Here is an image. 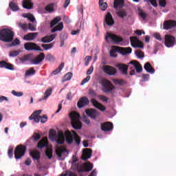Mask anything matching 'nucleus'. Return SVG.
Segmentation results:
<instances>
[{
  "instance_id": "nucleus-13",
  "label": "nucleus",
  "mask_w": 176,
  "mask_h": 176,
  "mask_svg": "<svg viewBox=\"0 0 176 176\" xmlns=\"http://www.w3.org/2000/svg\"><path fill=\"white\" fill-rule=\"evenodd\" d=\"M131 46L135 48H144V44L142 43V42L140 41L138 37L135 36L131 37Z\"/></svg>"
},
{
  "instance_id": "nucleus-29",
  "label": "nucleus",
  "mask_w": 176,
  "mask_h": 176,
  "mask_svg": "<svg viewBox=\"0 0 176 176\" xmlns=\"http://www.w3.org/2000/svg\"><path fill=\"white\" fill-rule=\"evenodd\" d=\"M54 35L46 36L40 38V42L43 43H50L54 39Z\"/></svg>"
},
{
  "instance_id": "nucleus-34",
  "label": "nucleus",
  "mask_w": 176,
  "mask_h": 176,
  "mask_svg": "<svg viewBox=\"0 0 176 176\" xmlns=\"http://www.w3.org/2000/svg\"><path fill=\"white\" fill-rule=\"evenodd\" d=\"M98 6H100V10L102 11H105L107 9V3L104 2V0H99Z\"/></svg>"
},
{
  "instance_id": "nucleus-7",
  "label": "nucleus",
  "mask_w": 176,
  "mask_h": 176,
  "mask_svg": "<svg viewBox=\"0 0 176 176\" xmlns=\"http://www.w3.org/2000/svg\"><path fill=\"white\" fill-rule=\"evenodd\" d=\"M26 152V146L23 145H18L14 150V158L19 160L25 155Z\"/></svg>"
},
{
  "instance_id": "nucleus-36",
  "label": "nucleus",
  "mask_w": 176,
  "mask_h": 176,
  "mask_svg": "<svg viewBox=\"0 0 176 176\" xmlns=\"http://www.w3.org/2000/svg\"><path fill=\"white\" fill-rule=\"evenodd\" d=\"M65 66V63H60V66L56 69V70L52 72V75H57L61 72V70H63V67Z\"/></svg>"
},
{
  "instance_id": "nucleus-26",
  "label": "nucleus",
  "mask_w": 176,
  "mask_h": 176,
  "mask_svg": "<svg viewBox=\"0 0 176 176\" xmlns=\"http://www.w3.org/2000/svg\"><path fill=\"white\" fill-rule=\"evenodd\" d=\"M0 68H5L9 70H14V69L13 68V65L11 63H8L5 60H1L0 61Z\"/></svg>"
},
{
  "instance_id": "nucleus-21",
  "label": "nucleus",
  "mask_w": 176,
  "mask_h": 176,
  "mask_svg": "<svg viewBox=\"0 0 176 176\" xmlns=\"http://www.w3.org/2000/svg\"><path fill=\"white\" fill-rule=\"evenodd\" d=\"M91 102H92V104H94V107H96V109L101 111V112H104L106 110L105 106L103 104L99 103L96 99L91 100Z\"/></svg>"
},
{
  "instance_id": "nucleus-60",
  "label": "nucleus",
  "mask_w": 176,
  "mask_h": 176,
  "mask_svg": "<svg viewBox=\"0 0 176 176\" xmlns=\"http://www.w3.org/2000/svg\"><path fill=\"white\" fill-rule=\"evenodd\" d=\"M98 98L104 102H107V101L109 100V98H106L105 96H102V95L98 96Z\"/></svg>"
},
{
  "instance_id": "nucleus-22",
  "label": "nucleus",
  "mask_w": 176,
  "mask_h": 176,
  "mask_svg": "<svg viewBox=\"0 0 176 176\" xmlns=\"http://www.w3.org/2000/svg\"><path fill=\"white\" fill-rule=\"evenodd\" d=\"M38 34V32H31V33H29V34L23 36V40L28 41H33V40H34L36 38Z\"/></svg>"
},
{
  "instance_id": "nucleus-46",
  "label": "nucleus",
  "mask_w": 176,
  "mask_h": 176,
  "mask_svg": "<svg viewBox=\"0 0 176 176\" xmlns=\"http://www.w3.org/2000/svg\"><path fill=\"white\" fill-rule=\"evenodd\" d=\"M21 53V50H14L9 52V57H16Z\"/></svg>"
},
{
  "instance_id": "nucleus-63",
  "label": "nucleus",
  "mask_w": 176,
  "mask_h": 176,
  "mask_svg": "<svg viewBox=\"0 0 176 176\" xmlns=\"http://www.w3.org/2000/svg\"><path fill=\"white\" fill-rule=\"evenodd\" d=\"M8 156L10 158H12V157H13V148H9V150H8Z\"/></svg>"
},
{
  "instance_id": "nucleus-56",
  "label": "nucleus",
  "mask_w": 176,
  "mask_h": 176,
  "mask_svg": "<svg viewBox=\"0 0 176 176\" xmlns=\"http://www.w3.org/2000/svg\"><path fill=\"white\" fill-rule=\"evenodd\" d=\"M45 155L47 157H48V159H50V160L52 159V150H51V148H48V149H47V151H45Z\"/></svg>"
},
{
  "instance_id": "nucleus-10",
  "label": "nucleus",
  "mask_w": 176,
  "mask_h": 176,
  "mask_svg": "<svg viewBox=\"0 0 176 176\" xmlns=\"http://www.w3.org/2000/svg\"><path fill=\"white\" fill-rule=\"evenodd\" d=\"M175 38L171 34L164 36V45L168 48L175 45Z\"/></svg>"
},
{
  "instance_id": "nucleus-31",
  "label": "nucleus",
  "mask_w": 176,
  "mask_h": 176,
  "mask_svg": "<svg viewBox=\"0 0 176 176\" xmlns=\"http://www.w3.org/2000/svg\"><path fill=\"white\" fill-rule=\"evenodd\" d=\"M22 6L24 9L31 10L32 9L33 4L30 0H23V2L22 3Z\"/></svg>"
},
{
  "instance_id": "nucleus-30",
  "label": "nucleus",
  "mask_w": 176,
  "mask_h": 176,
  "mask_svg": "<svg viewBox=\"0 0 176 176\" xmlns=\"http://www.w3.org/2000/svg\"><path fill=\"white\" fill-rule=\"evenodd\" d=\"M144 69L146 71L148 74H154L155 72V69L151 66V65L149 63H145L144 65Z\"/></svg>"
},
{
  "instance_id": "nucleus-42",
  "label": "nucleus",
  "mask_w": 176,
  "mask_h": 176,
  "mask_svg": "<svg viewBox=\"0 0 176 176\" xmlns=\"http://www.w3.org/2000/svg\"><path fill=\"white\" fill-rule=\"evenodd\" d=\"M53 46V43H51L50 44H41V47H43V49H44L45 51L51 50Z\"/></svg>"
},
{
  "instance_id": "nucleus-49",
  "label": "nucleus",
  "mask_w": 176,
  "mask_h": 176,
  "mask_svg": "<svg viewBox=\"0 0 176 176\" xmlns=\"http://www.w3.org/2000/svg\"><path fill=\"white\" fill-rule=\"evenodd\" d=\"M19 44H20V42H19V38H16V39H14V41H12V43H10L8 45V47H13V46L19 45Z\"/></svg>"
},
{
  "instance_id": "nucleus-57",
  "label": "nucleus",
  "mask_w": 176,
  "mask_h": 176,
  "mask_svg": "<svg viewBox=\"0 0 176 176\" xmlns=\"http://www.w3.org/2000/svg\"><path fill=\"white\" fill-rule=\"evenodd\" d=\"M45 59L48 61H53L54 60V56H53L51 54H48L47 56H45Z\"/></svg>"
},
{
  "instance_id": "nucleus-2",
  "label": "nucleus",
  "mask_w": 176,
  "mask_h": 176,
  "mask_svg": "<svg viewBox=\"0 0 176 176\" xmlns=\"http://www.w3.org/2000/svg\"><path fill=\"white\" fill-rule=\"evenodd\" d=\"M69 117L72 120V127L75 130H82L83 124L80 122V116L76 111H73L69 114Z\"/></svg>"
},
{
  "instance_id": "nucleus-8",
  "label": "nucleus",
  "mask_w": 176,
  "mask_h": 176,
  "mask_svg": "<svg viewBox=\"0 0 176 176\" xmlns=\"http://www.w3.org/2000/svg\"><path fill=\"white\" fill-rule=\"evenodd\" d=\"M48 119V117L47 116L44 115L43 116H37L36 114H31L29 117L30 120H34V122L38 123V122H41V123H45L47 122V120Z\"/></svg>"
},
{
  "instance_id": "nucleus-41",
  "label": "nucleus",
  "mask_w": 176,
  "mask_h": 176,
  "mask_svg": "<svg viewBox=\"0 0 176 176\" xmlns=\"http://www.w3.org/2000/svg\"><path fill=\"white\" fill-rule=\"evenodd\" d=\"M116 14L118 16L124 19V17L127 16V12H126L125 10H120V11L118 12Z\"/></svg>"
},
{
  "instance_id": "nucleus-20",
  "label": "nucleus",
  "mask_w": 176,
  "mask_h": 176,
  "mask_svg": "<svg viewBox=\"0 0 176 176\" xmlns=\"http://www.w3.org/2000/svg\"><path fill=\"white\" fill-rule=\"evenodd\" d=\"M43 60H44V54L40 53L38 56L31 59L29 61L31 62V64L32 65H39V63H41Z\"/></svg>"
},
{
  "instance_id": "nucleus-51",
  "label": "nucleus",
  "mask_w": 176,
  "mask_h": 176,
  "mask_svg": "<svg viewBox=\"0 0 176 176\" xmlns=\"http://www.w3.org/2000/svg\"><path fill=\"white\" fill-rule=\"evenodd\" d=\"M138 15L142 18L144 20H145V19H146V16H148V14L145 12H144V11H142V10H140L138 11Z\"/></svg>"
},
{
  "instance_id": "nucleus-38",
  "label": "nucleus",
  "mask_w": 176,
  "mask_h": 176,
  "mask_svg": "<svg viewBox=\"0 0 176 176\" xmlns=\"http://www.w3.org/2000/svg\"><path fill=\"white\" fill-rule=\"evenodd\" d=\"M9 8H10V10L13 12H16L19 10V6L17 4L14 3V2L9 3Z\"/></svg>"
},
{
  "instance_id": "nucleus-54",
  "label": "nucleus",
  "mask_w": 176,
  "mask_h": 176,
  "mask_svg": "<svg viewBox=\"0 0 176 176\" xmlns=\"http://www.w3.org/2000/svg\"><path fill=\"white\" fill-rule=\"evenodd\" d=\"M73 142L75 143L76 145L80 144V137L79 136H75L74 137Z\"/></svg>"
},
{
  "instance_id": "nucleus-33",
  "label": "nucleus",
  "mask_w": 176,
  "mask_h": 176,
  "mask_svg": "<svg viewBox=\"0 0 176 176\" xmlns=\"http://www.w3.org/2000/svg\"><path fill=\"white\" fill-rule=\"evenodd\" d=\"M52 94V88L50 87L47 90H45V92H44V96H43V98L39 99V102H41L42 100H47L48 97H50Z\"/></svg>"
},
{
  "instance_id": "nucleus-9",
  "label": "nucleus",
  "mask_w": 176,
  "mask_h": 176,
  "mask_svg": "<svg viewBox=\"0 0 176 176\" xmlns=\"http://www.w3.org/2000/svg\"><path fill=\"white\" fill-rule=\"evenodd\" d=\"M23 47H25V50L30 52V51H39V52H43V50L41 49V47H39V46H38V45H36L34 43H26L23 45Z\"/></svg>"
},
{
  "instance_id": "nucleus-53",
  "label": "nucleus",
  "mask_w": 176,
  "mask_h": 176,
  "mask_svg": "<svg viewBox=\"0 0 176 176\" xmlns=\"http://www.w3.org/2000/svg\"><path fill=\"white\" fill-rule=\"evenodd\" d=\"M32 139H34V141H38L41 139V135L38 133H34L31 137Z\"/></svg>"
},
{
  "instance_id": "nucleus-11",
  "label": "nucleus",
  "mask_w": 176,
  "mask_h": 176,
  "mask_svg": "<svg viewBox=\"0 0 176 176\" xmlns=\"http://www.w3.org/2000/svg\"><path fill=\"white\" fill-rule=\"evenodd\" d=\"M104 38L106 39V41H107V39H111V41L116 43V44H119L122 41H123V38L122 37H120L118 36H116V34H113L109 32L106 33Z\"/></svg>"
},
{
  "instance_id": "nucleus-55",
  "label": "nucleus",
  "mask_w": 176,
  "mask_h": 176,
  "mask_svg": "<svg viewBox=\"0 0 176 176\" xmlns=\"http://www.w3.org/2000/svg\"><path fill=\"white\" fill-rule=\"evenodd\" d=\"M12 94H13V96H16V97H21L22 96H23V93L22 92H17L14 90L12 91Z\"/></svg>"
},
{
  "instance_id": "nucleus-1",
  "label": "nucleus",
  "mask_w": 176,
  "mask_h": 176,
  "mask_svg": "<svg viewBox=\"0 0 176 176\" xmlns=\"http://www.w3.org/2000/svg\"><path fill=\"white\" fill-rule=\"evenodd\" d=\"M77 161L78 158L73 157L74 168H75V170L79 173H88L91 171L94 168V164H92L91 162H87L84 164L82 162L75 163Z\"/></svg>"
},
{
  "instance_id": "nucleus-4",
  "label": "nucleus",
  "mask_w": 176,
  "mask_h": 176,
  "mask_svg": "<svg viewBox=\"0 0 176 176\" xmlns=\"http://www.w3.org/2000/svg\"><path fill=\"white\" fill-rule=\"evenodd\" d=\"M116 52L120 53L123 55L129 54L132 52V49L131 47H120L113 46L111 50H110V57L116 58Z\"/></svg>"
},
{
  "instance_id": "nucleus-44",
  "label": "nucleus",
  "mask_w": 176,
  "mask_h": 176,
  "mask_svg": "<svg viewBox=\"0 0 176 176\" xmlns=\"http://www.w3.org/2000/svg\"><path fill=\"white\" fill-rule=\"evenodd\" d=\"M60 21H61V16H56V18H54V19L52 20L51 26L53 27L54 25H55L56 24L59 23Z\"/></svg>"
},
{
  "instance_id": "nucleus-6",
  "label": "nucleus",
  "mask_w": 176,
  "mask_h": 176,
  "mask_svg": "<svg viewBox=\"0 0 176 176\" xmlns=\"http://www.w3.org/2000/svg\"><path fill=\"white\" fill-rule=\"evenodd\" d=\"M101 85L104 87L102 91L104 94H110L113 90L116 89V87L108 80H102Z\"/></svg>"
},
{
  "instance_id": "nucleus-17",
  "label": "nucleus",
  "mask_w": 176,
  "mask_h": 176,
  "mask_svg": "<svg viewBox=\"0 0 176 176\" xmlns=\"http://www.w3.org/2000/svg\"><path fill=\"white\" fill-rule=\"evenodd\" d=\"M176 27V21L173 20L166 21L163 23V29L170 30Z\"/></svg>"
},
{
  "instance_id": "nucleus-43",
  "label": "nucleus",
  "mask_w": 176,
  "mask_h": 176,
  "mask_svg": "<svg viewBox=\"0 0 176 176\" xmlns=\"http://www.w3.org/2000/svg\"><path fill=\"white\" fill-rule=\"evenodd\" d=\"M58 137V135H57L53 129H51L50 131V140H53Z\"/></svg>"
},
{
  "instance_id": "nucleus-50",
  "label": "nucleus",
  "mask_w": 176,
  "mask_h": 176,
  "mask_svg": "<svg viewBox=\"0 0 176 176\" xmlns=\"http://www.w3.org/2000/svg\"><path fill=\"white\" fill-rule=\"evenodd\" d=\"M28 26L29 25L25 23H18V27L21 28L23 31H27Z\"/></svg>"
},
{
  "instance_id": "nucleus-58",
  "label": "nucleus",
  "mask_w": 176,
  "mask_h": 176,
  "mask_svg": "<svg viewBox=\"0 0 176 176\" xmlns=\"http://www.w3.org/2000/svg\"><path fill=\"white\" fill-rule=\"evenodd\" d=\"M91 79V76H88L87 78L82 79V82H80V85L83 86L85 83H87Z\"/></svg>"
},
{
  "instance_id": "nucleus-24",
  "label": "nucleus",
  "mask_w": 176,
  "mask_h": 176,
  "mask_svg": "<svg viewBox=\"0 0 176 176\" xmlns=\"http://www.w3.org/2000/svg\"><path fill=\"white\" fill-rule=\"evenodd\" d=\"M30 156L32 157L33 160L39 161L41 160V152L38 151H30Z\"/></svg>"
},
{
  "instance_id": "nucleus-61",
  "label": "nucleus",
  "mask_w": 176,
  "mask_h": 176,
  "mask_svg": "<svg viewBox=\"0 0 176 176\" xmlns=\"http://www.w3.org/2000/svg\"><path fill=\"white\" fill-rule=\"evenodd\" d=\"M28 29L30 30V31H36V28H35V26H34V25H32V23H29V26L28 27Z\"/></svg>"
},
{
  "instance_id": "nucleus-23",
  "label": "nucleus",
  "mask_w": 176,
  "mask_h": 176,
  "mask_svg": "<svg viewBox=\"0 0 176 176\" xmlns=\"http://www.w3.org/2000/svg\"><path fill=\"white\" fill-rule=\"evenodd\" d=\"M66 152H67V151L63 146L57 147V148H56V155L60 158L65 155Z\"/></svg>"
},
{
  "instance_id": "nucleus-52",
  "label": "nucleus",
  "mask_w": 176,
  "mask_h": 176,
  "mask_svg": "<svg viewBox=\"0 0 176 176\" xmlns=\"http://www.w3.org/2000/svg\"><path fill=\"white\" fill-rule=\"evenodd\" d=\"M135 54L138 56V58L142 59L144 58V52L142 51L138 50L135 52Z\"/></svg>"
},
{
  "instance_id": "nucleus-37",
  "label": "nucleus",
  "mask_w": 176,
  "mask_h": 176,
  "mask_svg": "<svg viewBox=\"0 0 176 176\" xmlns=\"http://www.w3.org/2000/svg\"><path fill=\"white\" fill-rule=\"evenodd\" d=\"M63 22H60V23H58V25H57L56 27H54V28H53V30H52V33H54L57 31H61L63 30Z\"/></svg>"
},
{
  "instance_id": "nucleus-18",
  "label": "nucleus",
  "mask_w": 176,
  "mask_h": 176,
  "mask_svg": "<svg viewBox=\"0 0 176 176\" xmlns=\"http://www.w3.org/2000/svg\"><path fill=\"white\" fill-rule=\"evenodd\" d=\"M88 104H89V100H88V98H87L86 96H84L82 98H80V99H79V101H78L77 106H78V108L82 109L85 106L88 105Z\"/></svg>"
},
{
  "instance_id": "nucleus-64",
  "label": "nucleus",
  "mask_w": 176,
  "mask_h": 176,
  "mask_svg": "<svg viewBox=\"0 0 176 176\" xmlns=\"http://www.w3.org/2000/svg\"><path fill=\"white\" fill-rule=\"evenodd\" d=\"M166 4V0H160V7H165Z\"/></svg>"
},
{
  "instance_id": "nucleus-27",
  "label": "nucleus",
  "mask_w": 176,
  "mask_h": 176,
  "mask_svg": "<svg viewBox=\"0 0 176 176\" xmlns=\"http://www.w3.org/2000/svg\"><path fill=\"white\" fill-rule=\"evenodd\" d=\"M48 146V140L46 138H43L38 143V148L42 149Z\"/></svg>"
},
{
  "instance_id": "nucleus-14",
  "label": "nucleus",
  "mask_w": 176,
  "mask_h": 176,
  "mask_svg": "<svg viewBox=\"0 0 176 176\" xmlns=\"http://www.w3.org/2000/svg\"><path fill=\"white\" fill-rule=\"evenodd\" d=\"M85 114H87L88 117L96 120V118H98L100 116V112L95 109H87V110H85Z\"/></svg>"
},
{
  "instance_id": "nucleus-48",
  "label": "nucleus",
  "mask_w": 176,
  "mask_h": 176,
  "mask_svg": "<svg viewBox=\"0 0 176 176\" xmlns=\"http://www.w3.org/2000/svg\"><path fill=\"white\" fill-rule=\"evenodd\" d=\"M72 73L69 72V73L65 74V76H63V80L65 81H69V80H72Z\"/></svg>"
},
{
  "instance_id": "nucleus-3",
  "label": "nucleus",
  "mask_w": 176,
  "mask_h": 176,
  "mask_svg": "<svg viewBox=\"0 0 176 176\" xmlns=\"http://www.w3.org/2000/svg\"><path fill=\"white\" fill-rule=\"evenodd\" d=\"M14 34L12 30L8 28L0 30V41L6 43H11Z\"/></svg>"
},
{
  "instance_id": "nucleus-39",
  "label": "nucleus",
  "mask_w": 176,
  "mask_h": 176,
  "mask_svg": "<svg viewBox=\"0 0 176 176\" xmlns=\"http://www.w3.org/2000/svg\"><path fill=\"white\" fill-rule=\"evenodd\" d=\"M124 0H114V9L123 6Z\"/></svg>"
},
{
  "instance_id": "nucleus-12",
  "label": "nucleus",
  "mask_w": 176,
  "mask_h": 176,
  "mask_svg": "<svg viewBox=\"0 0 176 176\" xmlns=\"http://www.w3.org/2000/svg\"><path fill=\"white\" fill-rule=\"evenodd\" d=\"M102 71L106 75L109 76H116V67L110 65H104L102 67Z\"/></svg>"
},
{
  "instance_id": "nucleus-15",
  "label": "nucleus",
  "mask_w": 176,
  "mask_h": 176,
  "mask_svg": "<svg viewBox=\"0 0 176 176\" xmlns=\"http://www.w3.org/2000/svg\"><path fill=\"white\" fill-rule=\"evenodd\" d=\"M114 19L110 12H107L104 16V26L107 25L111 27L114 25Z\"/></svg>"
},
{
  "instance_id": "nucleus-5",
  "label": "nucleus",
  "mask_w": 176,
  "mask_h": 176,
  "mask_svg": "<svg viewBox=\"0 0 176 176\" xmlns=\"http://www.w3.org/2000/svg\"><path fill=\"white\" fill-rule=\"evenodd\" d=\"M128 65H129V69L131 70V72H129L130 76L135 75V70H136L138 73L142 72V66H141L138 60H132L128 63Z\"/></svg>"
},
{
  "instance_id": "nucleus-40",
  "label": "nucleus",
  "mask_w": 176,
  "mask_h": 176,
  "mask_svg": "<svg viewBox=\"0 0 176 176\" xmlns=\"http://www.w3.org/2000/svg\"><path fill=\"white\" fill-rule=\"evenodd\" d=\"M31 59V54H26L23 56H22V58H19V61L22 62V63H25V62H28L30 61Z\"/></svg>"
},
{
  "instance_id": "nucleus-45",
  "label": "nucleus",
  "mask_w": 176,
  "mask_h": 176,
  "mask_svg": "<svg viewBox=\"0 0 176 176\" xmlns=\"http://www.w3.org/2000/svg\"><path fill=\"white\" fill-rule=\"evenodd\" d=\"M54 3H50L48 4V6H45V11L53 12L54 11Z\"/></svg>"
},
{
  "instance_id": "nucleus-32",
  "label": "nucleus",
  "mask_w": 176,
  "mask_h": 176,
  "mask_svg": "<svg viewBox=\"0 0 176 176\" xmlns=\"http://www.w3.org/2000/svg\"><path fill=\"white\" fill-rule=\"evenodd\" d=\"M56 140L57 144H63L65 142V138H63V131L58 132V136Z\"/></svg>"
},
{
  "instance_id": "nucleus-59",
  "label": "nucleus",
  "mask_w": 176,
  "mask_h": 176,
  "mask_svg": "<svg viewBox=\"0 0 176 176\" xmlns=\"http://www.w3.org/2000/svg\"><path fill=\"white\" fill-rule=\"evenodd\" d=\"M153 36L155 38V39L160 41H162V37L160 36V34H159L158 32L154 33V34H153Z\"/></svg>"
},
{
  "instance_id": "nucleus-35",
  "label": "nucleus",
  "mask_w": 176,
  "mask_h": 176,
  "mask_svg": "<svg viewBox=\"0 0 176 176\" xmlns=\"http://www.w3.org/2000/svg\"><path fill=\"white\" fill-rule=\"evenodd\" d=\"M113 82L116 84V85H120V86H124L127 85V82L125 80H118V79H114L113 80Z\"/></svg>"
},
{
  "instance_id": "nucleus-28",
  "label": "nucleus",
  "mask_w": 176,
  "mask_h": 176,
  "mask_svg": "<svg viewBox=\"0 0 176 176\" xmlns=\"http://www.w3.org/2000/svg\"><path fill=\"white\" fill-rule=\"evenodd\" d=\"M65 139L68 144H72L74 142V138L72 137V133L69 131L65 132Z\"/></svg>"
},
{
  "instance_id": "nucleus-16",
  "label": "nucleus",
  "mask_w": 176,
  "mask_h": 176,
  "mask_svg": "<svg viewBox=\"0 0 176 176\" xmlns=\"http://www.w3.org/2000/svg\"><path fill=\"white\" fill-rule=\"evenodd\" d=\"M92 156V149L91 148H84V151H82V160L87 161L89 159H91V157Z\"/></svg>"
},
{
  "instance_id": "nucleus-25",
  "label": "nucleus",
  "mask_w": 176,
  "mask_h": 176,
  "mask_svg": "<svg viewBox=\"0 0 176 176\" xmlns=\"http://www.w3.org/2000/svg\"><path fill=\"white\" fill-rule=\"evenodd\" d=\"M118 68L119 69V71L123 74V75L127 76V71L128 68H129V65H124V64H118Z\"/></svg>"
},
{
  "instance_id": "nucleus-47",
  "label": "nucleus",
  "mask_w": 176,
  "mask_h": 176,
  "mask_svg": "<svg viewBox=\"0 0 176 176\" xmlns=\"http://www.w3.org/2000/svg\"><path fill=\"white\" fill-rule=\"evenodd\" d=\"M25 75L28 76L35 75V70L34 69V67H31L29 70L26 71Z\"/></svg>"
},
{
  "instance_id": "nucleus-62",
  "label": "nucleus",
  "mask_w": 176,
  "mask_h": 176,
  "mask_svg": "<svg viewBox=\"0 0 176 176\" xmlns=\"http://www.w3.org/2000/svg\"><path fill=\"white\" fill-rule=\"evenodd\" d=\"M82 122L87 124H89L91 123V121L87 116L82 117Z\"/></svg>"
},
{
  "instance_id": "nucleus-19",
  "label": "nucleus",
  "mask_w": 176,
  "mask_h": 176,
  "mask_svg": "<svg viewBox=\"0 0 176 176\" xmlns=\"http://www.w3.org/2000/svg\"><path fill=\"white\" fill-rule=\"evenodd\" d=\"M101 130L104 132H109L113 130V123L106 122L101 124Z\"/></svg>"
}]
</instances>
